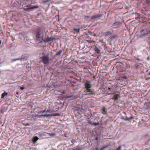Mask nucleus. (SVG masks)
<instances>
[{
  "mask_svg": "<svg viewBox=\"0 0 150 150\" xmlns=\"http://www.w3.org/2000/svg\"><path fill=\"white\" fill-rule=\"evenodd\" d=\"M24 1H28V0H24Z\"/></svg>",
  "mask_w": 150,
  "mask_h": 150,
  "instance_id": "nucleus-39",
  "label": "nucleus"
},
{
  "mask_svg": "<svg viewBox=\"0 0 150 150\" xmlns=\"http://www.w3.org/2000/svg\"><path fill=\"white\" fill-rule=\"evenodd\" d=\"M1 40H0V44H1Z\"/></svg>",
  "mask_w": 150,
  "mask_h": 150,
  "instance_id": "nucleus-35",
  "label": "nucleus"
},
{
  "mask_svg": "<svg viewBox=\"0 0 150 150\" xmlns=\"http://www.w3.org/2000/svg\"><path fill=\"white\" fill-rule=\"evenodd\" d=\"M113 32V31H112V32L109 31H107L104 33H103V35L105 36H107L109 35L110 38L111 39L115 38L117 36L115 35H112Z\"/></svg>",
  "mask_w": 150,
  "mask_h": 150,
  "instance_id": "nucleus-3",
  "label": "nucleus"
},
{
  "mask_svg": "<svg viewBox=\"0 0 150 150\" xmlns=\"http://www.w3.org/2000/svg\"><path fill=\"white\" fill-rule=\"evenodd\" d=\"M74 30L75 31V28H74Z\"/></svg>",
  "mask_w": 150,
  "mask_h": 150,
  "instance_id": "nucleus-37",
  "label": "nucleus"
},
{
  "mask_svg": "<svg viewBox=\"0 0 150 150\" xmlns=\"http://www.w3.org/2000/svg\"><path fill=\"white\" fill-rule=\"evenodd\" d=\"M93 49L95 52L99 54L100 53V50L97 47L94 46L93 48Z\"/></svg>",
  "mask_w": 150,
  "mask_h": 150,
  "instance_id": "nucleus-10",
  "label": "nucleus"
},
{
  "mask_svg": "<svg viewBox=\"0 0 150 150\" xmlns=\"http://www.w3.org/2000/svg\"><path fill=\"white\" fill-rule=\"evenodd\" d=\"M86 92L88 94L94 95L95 94L94 90L93 89L88 88L86 89Z\"/></svg>",
  "mask_w": 150,
  "mask_h": 150,
  "instance_id": "nucleus-5",
  "label": "nucleus"
},
{
  "mask_svg": "<svg viewBox=\"0 0 150 150\" xmlns=\"http://www.w3.org/2000/svg\"><path fill=\"white\" fill-rule=\"evenodd\" d=\"M91 124L94 125V126H96L97 125H99V123L98 122H93Z\"/></svg>",
  "mask_w": 150,
  "mask_h": 150,
  "instance_id": "nucleus-20",
  "label": "nucleus"
},
{
  "mask_svg": "<svg viewBox=\"0 0 150 150\" xmlns=\"http://www.w3.org/2000/svg\"><path fill=\"white\" fill-rule=\"evenodd\" d=\"M121 24L119 22H116L113 23L112 27H114V28H117L120 27Z\"/></svg>",
  "mask_w": 150,
  "mask_h": 150,
  "instance_id": "nucleus-9",
  "label": "nucleus"
},
{
  "mask_svg": "<svg viewBox=\"0 0 150 150\" xmlns=\"http://www.w3.org/2000/svg\"><path fill=\"white\" fill-rule=\"evenodd\" d=\"M101 16H102V15H101L97 14V15L93 16L91 18V19H94L96 18L100 17H101Z\"/></svg>",
  "mask_w": 150,
  "mask_h": 150,
  "instance_id": "nucleus-11",
  "label": "nucleus"
},
{
  "mask_svg": "<svg viewBox=\"0 0 150 150\" xmlns=\"http://www.w3.org/2000/svg\"><path fill=\"white\" fill-rule=\"evenodd\" d=\"M111 88H108V89L109 90H110V89H111Z\"/></svg>",
  "mask_w": 150,
  "mask_h": 150,
  "instance_id": "nucleus-36",
  "label": "nucleus"
},
{
  "mask_svg": "<svg viewBox=\"0 0 150 150\" xmlns=\"http://www.w3.org/2000/svg\"><path fill=\"white\" fill-rule=\"evenodd\" d=\"M85 17L87 18H89V16H85Z\"/></svg>",
  "mask_w": 150,
  "mask_h": 150,
  "instance_id": "nucleus-32",
  "label": "nucleus"
},
{
  "mask_svg": "<svg viewBox=\"0 0 150 150\" xmlns=\"http://www.w3.org/2000/svg\"><path fill=\"white\" fill-rule=\"evenodd\" d=\"M23 125L25 126H28V125H29V123H27L25 124H24Z\"/></svg>",
  "mask_w": 150,
  "mask_h": 150,
  "instance_id": "nucleus-26",
  "label": "nucleus"
},
{
  "mask_svg": "<svg viewBox=\"0 0 150 150\" xmlns=\"http://www.w3.org/2000/svg\"><path fill=\"white\" fill-rule=\"evenodd\" d=\"M79 29H76V32H77V33H79Z\"/></svg>",
  "mask_w": 150,
  "mask_h": 150,
  "instance_id": "nucleus-27",
  "label": "nucleus"
},
{
  "mask_svg": "<svg viewBox=\"0 0 150 150\" xmlns=\"http://www.w3.org/2000/svg\"><path fill=\"white\" fill-rule=\"evenodd\" d=\"M46 111V110H42V111H39V112H38V113H43V112H45Z\"/></svg>",
  "mask_w": 150,
  "mask_h": 150,
  "instance_id": "nucleus-23",
  "label": "nucleus"
},
{
  "mask_svg": "<svg viewBox=\"0 0 150 150\" xmlns=\"http://www.w3.org/2000/svg\"><path fill=\"white\" fill-rule=\"evenodd\" d=\"M72 141H73V140H71V142H72V143L73 144H74V143L73 142H72Z\"/></svg>",
  "mask_w": 150,
  "mask_h": 150,
  "instance_id": "nucleus-34",
  "label": "nucleus"
},
{
  "mask_svg": "<svg viewBox=\"0 0 150 150\" xmlns=\"http://www.w3.org/2000/svg\"><path fill=\"white\" fill-rule=\"evenodd\" d=\"M53 111V110H51V109H48L47 111V112H52Z\"/></svg>",
  "mask_w": 150,
  "mask_h": 150,
  "instance_id": "nucleus-21",
  "label": "nucleus"
},
{
  "mask_svg": "<svg viewBox=\"0 0 150 150\" xmlns=\"http://www.w3.org/2000/svg\"><path fill=\"white\" fill-rule=\"evenodd\" d=\"M98 148H96V150H97V149H98Z\"/></svg>",
  "mask_w": 150,
  "mask_h": 150,
  "instance_id": "nucleus-38",
  "label": "nucleus"
},
{
  "mask_svg": "<svg viewBox=\"0 0 150 150\" xmlns=\"http://www.w3.org/2000/svg\"><path fill=\"white\" fill-rule=\"evenodd\" d=\"M7 95V93L5 91L1 95V98H4L5 96Z\"/></svg>",
  "mask_w": 150,
  "mask_h": 150,
  "instance_id": "nucleus-15",
  "label": "nucleus"
},
{
  "mask_svg": "<svg viewBox=\"0 0 150 150\" xmlns=\"http://www.w3.org/2000/svg\"><path fill=\"white\" fill-rule=\"evenodd\" d=\"M50 1V0H45V1H42V2L43 3H45L46 2H48L49 1Z\"/></svg>",
  "mask_w": 150,
  "mask_h": 150,
  "instance_id": "nucleus-24",
  "label": "nucleus"
},
{
  "mask_svg": "<svg viewBox=\"0 0 150 150\" xmlns=\"http://www.w3.org/2000/svg\"><path fill=\"white\" fill-rule=\"evenodd\" d=\"M88 123H90V124H92V123H91V122L90 121H89L88 122Z\"/></svg>",
  "mask_w": 150,
  "mask_h": 150,
  "instance_id": "nucleus-33",
  "label": "nucleus"
},
{
  "mask_svg": "<svg viewBox=\"0 0 150 150\" xmlns=\"http://www.w3.org/2000/svg\"><path fill=\"white\" fill-rule=\"evenodd\" d=\"M85 88L86 89L88 88H91L92 87V85L90 81H86L85 83Z\"/></svg>",
  "mask_w": 150,
  "mask_h": 150,
  "instance_id": "nucleus-6",
  "label": "nucleus"
},
{
  "mask_svg": "<svg viewBox=\"0 0 150 150\" xmlns=\"http://www.w3.org/2000/svg\"><path fill=\"white\" fill-rule=\"evenodd\" d=\"M144 4L147 6V5H150V1L149 0H146L145 1Z\"/></svg>",
  "mask_w": 150,
  "mask_h": 150,
  "instance_id": "nucleus-16",
  "label": "nucleus"
},
{
  "mask_svg": "<svg viewBox=\"0 0 150 150\" xmlns=\"http://www.w3.org/2000/svg\"><path fill=\"white\" fill-rule=\"evenodd\" d=\"M121 146H120L116 150H121Z\"/></svg>",
  "mask_w": 150,
  "mask_h": 150,
  "instance_id": "nucleus-25",
  "label": "nucleus"
},
{
  "mask_svg": "<svg viewBox=\"0 0 150 150\" xmlns=\"http://www.w3.org/2000/svg\"><path fill=\"white\" fill-rule=\"evenodd\" d=\"M55 39V38L52 37H51L49 38L48 36H47V38H46V36H45L44 38H43V41L45 42H47L52 40H53Z\"/></svg>",
  "mask_w": 150,
  "mask_h": 150,
  "instance_id": "nucleus-7",
  "label": "nucleus"
},
{
  "mask_svg": "<svg viewBox=\"0 0 150 150\" xmlns=\"http://www.w3.org/2000/svg\"><path fill=\"white\" fill-rule=\"evenodd\" d=\"M133 118V116H131L130 117L128 118V117H126L124 119V120L125 121H127L129 120L130 119H132Z\"/></svg>",
  "mask_w": 150,
  "mask_h": 150,
  "instance_id": "nucleus-17",
  "label": "nucleus"
},
{
  "mask_svg": "<svg viewBox=\"0 0 150 150\" xmlns=\"http://www.w3.org/2000/svg\"><path fill=\"white\" fill-rule=\"evenodd\" d=\"M22 59V58H17V59H16V61L17 60H21Z\"/></svg>",
  "mask_w": 150,
  "mask_h": 150,
  "instance_id": "nucleus-28",
  "label": "nucleus"
},
{
  "mask_svg": "<svg viewBox=\"0 0 150 150\" xmlns=\"http://www.w3.org/2000/svg\"><path fill=\"white\" fill-rule=\"evenodd\" d=\"M60 115V114L59 113H54V114H52L51 115L50 114H45L44 115H38L37 116L38 117H47L48 116H59Z\"/></svg>",
  "mask_w": 150,
  "mask_h": 150,
  "instance_id": "nucleus-4",
  "label": "nucleus"
},
{
  "mask_svg": "<svg viewBox=\"0 0 150 150\" xmlns=\"http://www.w3.org/2000/svg\"><path fill=\"white\" fill-rule=\"evenodd\" d=\"M108 146H109V145H107L105 146H104L103 147H102L100 149V150H103V149H105V148H107V147H108Z\"/></svg>",
  "mask_w": 150,
  "mask_h": 150,
  "instance_id": "nucleus-19",
  "label": "nucleus"
},
{
  "mask_svg": "<svg viewBox=\"0 0 150 150\" xmlns=\"http://www.w3.org/2000/svg\"><path fill=\"white\" fill-rule=\"evenodd\" d=\"M42 59V62L44 64H49V55L42 56L40 58Z\"/></svg>",
  "mask_w": 150,
  "mask_h": 150,
  "instance_id": "nucleus-2",
  "label": "nucleus"
},
{
  "mask_svg": "<svg viewBox=\"0 0 150 150\" xmlns=\"http://www.w3.org/2000/svg\"><path fill=\"white\" fill-rule=\"evenodd\" d=\"M91 115H89L88 116V118H90L91 117Z\"/></svg>",
  "mask_w": 150,
  "mask_h": 150,
  "instance_id": "nucleus-31",
  "label": "nucleus"
},
{
  "mask_svg": "<svg viewBox=\"0 0 150 150\" xmlns=\"http://www.w3.org/2000/svg\"><path fill=\"white\" fill-rule=\"evenodd\" d=\"M107 112V110L104 107H103V108L102 109V113L104 114H105L106 113V112Z\"/></svg>",
  "mask_w": 150,
  "mask_h": 150,
  "instance_id": "nucleus-14",
  "label": "nucleus"
},
{
  "mask_svg": "<svg viewBox=\"0 0 150 150\" xmlns=\"http://www.w3.org/2000/svg\"><path fill=\"white\" fill-rule=\"evenodd\" d=\"M39 139V138L36 136L34 137L33 139V143L35 144L37 141Z\"/></svg>",
  "mask_w": 150,
  "mask_h": 150,
  "instance_id": "nucleus-12",
  "label": "nucleus"
},
{
  "mask_svg": "<svg viewBox=\"0 0 150 150\" xmlns=\"http://www.w3.org/2000/svg\"><path fill=\"white\" fill-rule=\"evenodd\" d=\"M20 88L21 90H23L25 88H24V87H20Z\"/></svg>",
  "mask_w": 150,
  "mask_h": 150,
  "instance_id": "nucleus-30",
  "label": "nucleus"
},
{
  "mask_svg": "<svg viewBox=\"0 0 150 150\" xmlns=\"http://www.w3.org/2000/svg\"><path fill=\"white\" fill-rule=\"evenodd\" d=\"M62 50H60L59 52H57L56 54V55L57 56L60 55L62 52Z\"/></svg>",
  "mask_w": 150,
  "mask_h": 150,
  "instance_id": "nucleus-18",
  "label": "nucleus"
},
{
  "mask_svg": "<svg viewBox=\"0 0 150 150\" xmlns=\"http://www.w3.org/2000/svg\"><path fill=\"white\" fill-rule=\"evenodd\" d=\"M16 61V59H12L11 60V62H14V61Z\"/></svg>",
  "mask_w": 150,
  "mask_h": 150,
  "instance_id": "nucleus-29",
  "label": "nucleus"
},
{
  "mask_svg": "<svg viewBox=\"0 0 150 150\" xmlns=\"http://www.w3.org/2000/svg\"><path fill=\"white\" fill-rule=\"evenodd\" d=\"M46 36V33L45 32V28L42 27H38L36 30L35 36L37 39L39 40H43L45 36Z\"/></svg>",
  "mask_w": 150,
  "mask_h": 150,
  "instance_id": "nucleus-1",
  "label": "nucleus"
},
{
  "mask_svg": "<svg viewBox=\"0 0 150 150\" xmlns=\"http://www.w3.org/2000/svg\"><path fill=\"white\" fill-rule=\"evenodd\" d=\"M48 134L51 136H54L55 135V133H49Z\"/></svg>",
  "mask_w": 150,
  "mask_h": 150,
  "instance_id": "nucleus-22",
  "label": "nucleus"
},
{
  "mask_svg": "<svg viewBox=\"0 0 150 150\" xmlns=\"http://www.w3.org/2000/svg\"><path fill=\"white\" fill-rule=\"evenodd\" d=\"M119 96V95L115 94L114 96L112 99L115 100H117L118 99V97Z\"/></svg>",
  "mask_w": 150,
  "mask_h": 150,
  "instance_id": "nucleus-13",
  "label": "nucleus"
},
{
  "mask_svg": "<svg viewBox=\"0 0 150 150\" xmlns=\"http://www.w3.org/2000/svg\"><path fill=\"white\" fill-rule=\"evenodd\" d=\"M27 8H25L27 11H30L33 10L35 8H37L38 6H27Z\"/></svg>",
  "mask_w": 150,
  "mask_h": 150,
  "instance_id": "nucleus-8",
  "label": "nucleus"
}]
</instances>
